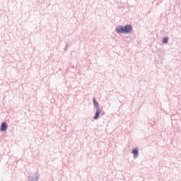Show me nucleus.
<instances>
[{"instance_id":"39448f33","label":"nucleus","mask_w":181,"mask_h":181,"mask_svg":"<svg viewBox=\"0 0 181 181\" xmlns=\"http://www.w3.org/2000/svg\"><path fill=\"white\" fill-rule=\"evenodd\" d=\"M132 152H133L134 156H136L138 155V148H134Z\"/></svg>"},{"instance_id":"f03ea898","label":"nucleus","mask_w":181,"mask_h":181,"mask_svg":"<svg viewBox=\"0 0 181 181\" xmlns=\"http://www.w3.org/2000/svg\"><path fill=\"white\" fill-rule=\"evenodd\" d=\"M6 129H8V126L6 125V123L3 122L1 124L0 131L4 132V131H6Z\"/></svg>"},{"instance_id":"f257e3e1","label":"nucleus","mask_w":181,"mask_h":181,"mask_svg":"<svg viewBox=\"0 0 181 181\" xmlns=\"http://www.w3.org/2000/svg\"><path fill=\"white\" fill-rule=\"evenodd\" d=\"M117 33H131L132 32V26L127 25L126 26H119L116 28Z\"/></svg>"},{"instance_id":"423d86ee","label":"nucleus","mask_w":181,"mask_h":181,"mask_svg":"<svg viewBox=\"0 0 181 181\" xmlns=\"http://www.w3.org/2000/svg\"><path fill=\"white\" fill-rule=\"evenodd\" d=\"M168 37H165L163 40V43H167L168 42Z\"/></svg>"},{"instance_id":"7ed1b4c3","label":"nucleus","mask_w":181,"mask_h":181,"mask_svg":"<svg viewBox=\"0 0 181 181\" xmlns=\"http://www.w3.org/2000/svg\"><path fill=\"white\" fill-rule=\"evenodd\" d=\"M100 112H101V110H100V107H97L96 113L95 117H93V119H97L98 118V115H100Z\"/></svg>"},{"instance_id":"20e7f679","label":"nucleus","mask_w":181,"mask_h":181,"mask_svg":"<svg viewBox=\"0 0 181 181\" xmlns=\"http://www.w3.org/2000/svg\"><path fill=\"white\" fill-rule=\"evenodd\" d=\"M93 104L96 110L97 108H100V107H98V103L97 102V100H95V98H93Z\"/></svg>"}]
</instances>
